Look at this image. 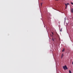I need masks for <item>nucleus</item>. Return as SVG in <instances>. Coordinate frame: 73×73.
Returning a JSON list of instances; mask_svg holds the SVG:
<instances>
[{
  "mask_svg": "<svg viewBox=\"0 0 73 73\" xmlns=\"http://www.w3.org/2000/svg\"><path fill=\"white\" fill-rule=\"evenodd\" d=\"M63 68L64 69V70H66V69H68V68L66 67V66L65 65L63 67Z\"/></svg>",
  "mask_w": 73,
  "mask_h": 73,
  "instance_id": "obj_1",
  "label": "nucleus"
},
{
  "mask_svg": "<svg viewBox=\"0 0 73 73\" xmlns=\"http://www.w3.org/2000/svg\"><path fill=\"white\" fill-rule=\"evenodd\" d=\"M68 5H69V3H67V4H65V5H66V9L67 7H68Z\"/></svg>",
  "mask_w": 73,
  "mask_h": 73,
  "instance_id": "obj_2",
  "label": "nucleus"
},
{
  "mask_svg": "<svg viewBox=\"0 0 73 73\" xmlns=\"http://www.w3.org/2000/svg\"><path fill=\"white\" fill-rule=\"evenodd\" d=\"M71 12L72 13H73V9L72 8L71 9Z\"/></svg>",
  "mask_w": 73,
  "mask_h": 73,
  "instance_id": "obj_3",
  "label": "nucleus"
},
{
  "mask_svg": "<svg viewBox=\"0 0 73 73\" xmlns=\"http://www.w3.org/2000/svg\"><path fill=\"white\" fill-rule=\"evenodd\" d=\"M63 56H64V54H62V55H61V58H62V57H63Z\"/></svg>",
  "mask_w": 73,
  "mask_h": 73,
  "instance_id": "obj_4",
  "label": "nucleus"
},
{
  "mask_svg": "<svg viewBox=\"0 0 73 73\" xmlns=\"http://www.w3.org/2000/svg\"><path fill=\"white\" fill-rule=\"evenodd\" d=\"M64 50H65V49L63 48L62 51V52H64Z\"/></svg>",
  "mask_w": 73,
  "mask_h": 73,
  "instance_id": "obj_5",
  "label": "nucleus"
},
{
  "mask_svg": "<svg viewBox=\"0 0 73 73\" xmlns=\"http://www.w3.org/2000/svg\"><path fill=\"white\" fill-rule=\"evenodd\" d=\"M69 73H72V72H71V71H70V70H69Z\"/></svg>",
  "mask_w": 73,
  "mask_h": 73,
  "instance_id": "obj_6",
  "label": "nucleus"
},
{
  "mask_svg": "<svg viewBox=\"0 0 73 73\" xmlns=\"http://www.w3.org/2000/svg\"><path fill=\"white\" fill-rule=\"evenodd\" d=\"M60 31H61V32H62V29H60Z\"/></svg>",
  "mask_w": 73,
  "mask_h": 73,
  "instance_id": "obj_7",
  "label": "nucleus"
},
{
  "mask_svg": "<svg viewBox=\"0 0 73 73\" xmlns=\"http://www.w3.org/2000/svg\"><path fill=\"white\" fill-rule=\"evenodd\" d=\"M71 4H72V5H73V3L71 2Z\"/></svg>",
  "mask_w": 73,
  "mask_h": 73,
  "instance_id": "obj_8",
  "label": "nucleus"
},
{
  "mask_svg": "<svg viewBox=\"0 0 73 73\" xmlns=\"http://www.w3.org/2000/svg\"><path fill=\"white\" fill-rule=\"evenodd\" d=\"M42 3H41V6H42Z\"/></svg>",
  "mask_w": 73,
  "mask_h": 73,
  "instance_id": "obj_9",
  "label": "nucleus"
},
{
  "mask_svg": "<svg viewBox=\"0 0 73 73\" xmlns=\"http://www.w3.org/2000/svg\"><path fill=\"white\" fill-rule=\"evenodd\" d=\"M52 35H54V33L52 32Z\"/></svg>",
  "mask_w": 73,
  "mask_h": 73,
  "instance_id": "obj_10",
  "label": "nucleus"
},
{
  "mask_svg": "<svg viewBox=\"0 0 73 73\" xmlns=\"http://www.w3.org/2000/svg\"><path fill=\"white\" fill-rule=\"evenodd\" d=\"M52 40L53 41H54V39H53V38H52Z\"/></svg>",
  "mask_w": 73,
  "mask_h": 73,
  "instance_id": "obj_11",
  "label": "nucleus"
},
{
  "mask_svg": "<svg viewBox=\"0 0 73 73\" xmlns=\"http://www.w3.org/2000/svg\"><path fill=\"white\" fill-rule=\"evenodd\" d=\"M64 20H65H65H66V17L65 18Z\"/></svg>",
  "mask_w": 73,
  "mask_h": 73,
  "instance_id": "obj_12",
  "label": "nucleus"
},
{
  "mask_svg": "<svg viewBox=\"0 0 73 73\" xmlns=\"http://www.w3.org/2000/svg\"><path fill=\"white\" fill-rule=\"evenodd\" d=\"M72 64L73 65V62H72Z\"/></svg>",
  "mask_w": 73,
  "mask_h": 73,
  "instance_id": "obj_13",
  "label": "nucleus"
},
{
  "mask_svg": "<svg viewBox=\"0 0 73 73\" xmlns=\"http://www.w3.org/2000/svg\"><path fill=\"white\" fill-rule=\"evenodd\" d=\"M57 1H58V0H57Z\"/></svg>",
  "mask_w": 73,
  "mask_h": 73,
  "instance_id": "obj_14",
  "label": "nucleus"
}]
</instances>
